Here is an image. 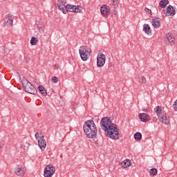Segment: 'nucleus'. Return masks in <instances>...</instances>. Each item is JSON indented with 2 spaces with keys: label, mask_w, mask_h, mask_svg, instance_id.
Returning a JSON list of instances; mask_svg holds the SVG:
<instances>
[{
  "label": "nucleus",
  "mask_w": 177,
  "mask_h": 177,
  "mask_svg": "<svg viewBox=\"0 0 177 177\" xmlns=\"http://www.w3.org/2000/svg\"><path fill=\"white\" fill-rule=\"evenodd\" d=\"M139 82L140 84H147V80H146V77L145 76H140L138 77Z\"/></svg>",
  "instance_id": "23"
},
{
  "label": "nucleus",
  "mask_w": 177,
  "mask_h": 177,
  "mask_svg": "<svg viewBox=\"0 0 177 177\" xmlns=\"http://www.w3.org/2000/svg\"><path fill=\"white\" fill-rule=\"evenodd\" d=\"M152 26L154 27V28H158L160 26V20L158 18L153 19L152 20Z\"/></svg>",
  "instance_id": "18"
},
{
  "label": "nucleus",
  "mask_w": 177,
  "mask_h": 177,
  "mask_svg": "<svg viewBox=\"0 0 177 177\" xmlns=\"http://www.w3.org/2000/svg\"><path fill=\"white\" fill-rule=\"evenodd\" d=\"M100 125L102 129L104 132H106V136L110 138V139H113V140H117L119 139L120 133L118 132V129L117 128V125L109 118H103L101 120Z\"/></svg>",
  "instance_id": "1"
},
{
  "label": "nucleus",
  "mask_w": 177,
  "mask_h": 177,
  "mask_svg": "<svg viewBox=\"0 0 177 177\" xmlns=\"http://www.w3.org/2000/svg\"><path fill=\"white\" fill-rule=\"evenodd\" d=\"M38 28L39 30H41V28H44V24H42V22H39Z\"/></svg>",
  "instance_id": "28"
},
{
  "label": "nucleus",
  "mask_w": 177,
  "mask_h": 177,
  "mask_svg": "<svg viewBox=\"0 0 177 177\" xmlns=\"http://www.w3.org/2000/svg\"><path fill=\"white\" fill-rule=\"evenodd\" d=\"M144 31L147 35L151 34V30L150 29V26L149 24H144Z\"/></svg>",
  "instance_id": "19"
},
{
  "label": "nucleus",
  "mask_w": 177,
  "mask_h": 177,
  "mask_svg": "<svg viewBox=\"0 0 177 177\" xmlns=\"http://www.w3.org/2000/svg\"><path fill=\"white\" fill-rule=\"evenodd\" d=\"M79 53L80 57L83 62H86L89 57H91V53H92V50L88 46H82L80 47Z\"/></svg>",
  "instance_id": "5"
},
{
  "label": "nucleus",
  "mask_w": 177,
  "mask_h": 177,
  "mask_svg": "<svg viewBox=\"0 0 177 177\" xmlns=\"http://www.w3.org/2000/svg\"><path fill=\"white\" fill-rule=\"evenodd\" d=\"M106 63V55L103 53H99L97 56V66L103 67Z\"/></svg>",
  "instance_id": "8"
},
{
  "label": "nucleus",
  "mask_w": 177,
  "mask_h": 177,
  "mask_svg": "<svg viewBox=\"0 0 177 177\" xmlns=\"http://www.w3.org/2000/svg\"><path fill=\"white\" fill-rule=\"evenodd\" d=\"M24 172H26V170L23 167L17 166L15 169V175H17V176H23L24 175Z\"/></svg>",
  "instance_id": "12"
},
{
  "label": "nucleus",
  "mask_w": 177,
  "mask_h": 177,
  "mask_svg": "<svg viewBox=\"0 0 177 177\" xmlns=\"http://www.w3.org/2000/svg\"><path fill=\"white\" fill-rule=\"evenodd\" d=\"M154 111L156 113L160 122L165 125H168V124H169V116L167 115L165 111H162V108H161V106H158L155 107Z\"/></svg>",
  "instance_id": "3"
},
{
  "label": "nucleus",
  "mask_w": 177,
  "mask_h": 177,
  "mask_svg": "<svg viewBox=\"0 0 177 177\" xmlns=\"http://www.w3.org/2000/svg\"><path fill=\"white\" fill-rule=\"evenodd\" d=\"M38 144L41 150H45L46 148V140H45V136H40V139L38 140Z\"/></svg>",
  "instance_id": "11"
},
{
  "label": "nucleus",
  "mask_w": 177,
  "mask_h": 177,
  "mask_svg": "<svg viewBox=\"0 0 177 177\" xmlns=\"http://www.w3.org/2000/svg\"><path fill=\"white\" fill-rule=\"evenodd\" d=\"M66 6H67V3L65 0H61L57 3V7L61 12H64V15L67 13V10L66 9Z\"/></svg>",
  "instance_id": "9"
},
{
  "label": "nucleus",
  "mask_w": 177,
  "mask_h": 177,
  "mask_svg": "<svg viewBox=\"0 0 177 177\" xmlns=\"http://www.w3.org/2000/svg\"><path fill=\"white\" fill-rule=\"evenodd\" d=\"M101 13L104 16H107V15H109V13H110V8H107V5H103L101 7Z\"/></svg>",
  "instance_id": "15"
},
{
  "label": "nucleus",
  "mask_w": 177,
  "mask_h": 177,
  "mask_svg": "<svg viewBox=\"0 0 177 177\" xmlns=\"http://www.w3.org/2000/svg\"><path fill=\"white\" fill-rule=\"evenodd\" d=\"M149 174L151 175H153V176H156L157 175V169L156 168H152L149 170Z\"/></svg>",
  "instance_id": "26"
},
{
  "label": "nucleus",
  "mask_w": 177,
  "mask_h": 177,
  "mask_svg": "<svg viewBox=\"0 0 177 177\" xmlns=\"http://www.w3.org/2000/svg\"><path fill=\"white\" fill-rule=\"evenodd\" d=\"M37 44H38V39H37V37H32L30 39V44L34 46L37 45Z\"/></svg>",
  "instance_id": "25"
},
{
  "label": "nucleus",
  "mask_w": 177,
  "mask_h": 177,
  "mask_svg": "<svg viewBox=\"0 0 177 177\" xmlns=\"http://www.w3.org/2000/svg\"><path fill=\"white\" fill-rule=\"evenodd\" d=\"M120 1L118 0H112V7L113 9H117V8H119Z\"/></svg>",
  "instance_id": "22"
},
{
  "label": "nucleus",
  "mask_w": 177,
  "mask_h": 177,
  "mask_svg": "<svg viewBox=\"0 0 177 177\" xmlns=\"http://www.w3.org/2000/svg\"><path fill=\"white\" fill-rule=\"evenodd\" d=\"M168 3H169V1H168V0H161L159 3V5L160 8H165V6L168 5Z\"/></svg>",
  "instance_id": "21"
},
{
  "label": "nucleus",
  "mask_w": 177,
  "mask_h": 177,
  "mask_svg": "<svg viewBox=\"0 0 177 177\" xmlns=\"http://www.w3.org/2000/svg\"><path fill=\"white\" fill-rule=\"evenodd\" d=\"M66 13L67 12H74L75 13H81L82 12V7L80 6H74L67 4L66 6Z\"/></svg>",
  "instance_id": "7"
},
{
  "label": "nucleus",
  "mask_w": 177,
  "mask_h": 177,
  "mask_svg": "<svg viewBox=\"0 0 177 177\" xmlns=\"http://www.w3.org/2000/svg\"><path fill=\"white\" fill-rule=\"evenodd\" d=\"M20 80L22 84V88H24L25 92H28V93H30L31 95H37V88H35L32 84L28 82V80L26 79L25 77H22Z\"/></svg>",
  "instance_id": "4"
},
{
  "label": "nucleus",
  "mask_w": 177,
  "mask_h": 177,
  "mask_svg": "<svg viewBox=\"0 0 177 177\" xmlns=\"http://www.w3.org/2000/svg\"><path fill=\"white\" fill-rule=\"evenodd\" d=\"M35 139L38 141V140H39V138H41L40 136H39V133H36L35 134Z\"/></svg>",
  "instance_id": "29"
},
{
  "label": "nucleus",
  "mask_w": 177,
  "mask_h": 177,
  "mask_svg": "<svg viewBox=\"0 0 177 177\" xmlns=\"http://www.w3.org/2000/svg\"><path fill=\"white\" fill-rule=\"evenodd\" d=\"M51 80H52V82H53V84H57V81H58L57 77L54 76L51 78Z\"/></svg>",
  "instance_id": "27"
},
{
  "label": "nucleus",
  "mask_w": 177,
  "mask_h": 177,
  "mask_svg": "<svg viewBox=\"0 0 177 177\" xmlns=\"http://www.w3.org/2000/svg\"><path fill=\"white\" fill-rule=\"evenodd\" d=\"M143 111H145V113L147 112V109H144Z\"/></svg>",
  "instance_id": "33"
},
{
  "label": "nucleus",
  "mask_w": 177,
  "mask_h": 177,
  "mask_svg": "<svg viewBox=\"0 0 177 177\" xmlns=\"http://www.w3.org/2000/svg\"><path fill=\"white\" fill-rule=\"evenodd\" d=\"M145 12L147 15H150L151 14V10L149 9V8H145Z\"/></svg>",
  "instance_id": "30"
},
{
  "label": "nucleus",
  "mask_w": 177,
  "mask_h": 177,
  "mask_svg": "<svg viewBox=\"0 0 177 177\" xmlns=\"http://www.w3.org/2000/svg\"><path fill=\"white\" fill-rule=\"evenodd\" d=\"M38 89L39 92H41V93L43 95V96H46V95H48V93L46 92V89H45V87H44V86L39 85L38 86Z\"/></svg>",
  "instance_id": "20"
},
{
  "label": "nucleus",
  "mask_w": 177,
  "mask_h": 177,
  "mask_svg": "<svg viewBox=\"0 0 177 177\" xmlns=\"http://www.w3.org/2000/svg\"><path fill=\"white\" fill-rule=\"evenodd\" d=\"M166 37H167V41H168L169 44H170V45H174V44H175V37H174V36H172V35L167 34Z\"/></svg>",
  "instance_id": "16"
},
{
  "label": "nucleus",
  "mask_w": 177,
  "mask_h": 177,
  "mask_svg": "<svg viewBox=\"0 0 177 177\" xmlns=\"http://www.w3.org/2000/svg\"><path fill=\"white\" fill-rule=\"evenodd\" d=\"M153 121L154 122H156V121H157V117H153Z\"/></svg>",
  "instance_id": "32"
},
{
  "label": "nucleus",
  "mask_w": 177,
  "mask_h": 177,
  "mask_svg": "<svg viewBox=\"0 0 177 177\" xmlns=\"http://www.w3.org/2000/svg\"><path fill=\"white\" fill-rule=\"evenodd\" d=\"M134 139L136 140H140L142 139V133L137 132L134 134Z\"/></svg>",
  "instance_id": "24"
},
{
  "label": "nucleus",
  "mask_w": 177,
  "mask_h": 177,
  "mask_svg": "<svg viewBox=\"0 0 177 177\" xmlns=\"http://www.w3.org/2000/svg\"><path fill=\"white\" fill-rule=\"evenodd\" d=\"M138 118H140L142 122H147L150 120V116L147 113H142L139 114Z\"/></svg>",
  "instance_id": "13"
},
{
  "label": "nucleus",
  "mask_w": 177,
  "mask_h": 177,
  "mask_svg": "<svg viewBox=\"0 0 177 177\" xmlns=\"http://www.w3.org/2000/svg\"><path fill=\"white\" fill-rule=\"evenodd\" d=\"M15 19V16L13 15H8L4 19L3 25L6 27H11L13 24V19Z\"/></svg>",
  "instance_id": "10"
},
{
  "label": "nucleus",
  "mask_w": 177,
  "mask_h": 177,
  "mask_svg": "<svg viewBox=\"0 0 177 177\" xmlns=\"http://www.w3.org/2000/svg\"><path fill=\"white\" fill-rule=\"evenodd\" d=\"M83 129L85 135L89 139H95L97 136V128L93 120H87L84 122Z\"/></svg>",
  "instance_id": "2"
},
{
  "label": "nucleus",
  "mask_w": 177,
  "mask_h": 177,
  "mask_svg": "<svg viewBox=\"0 0 177 177\" xmlns=\"http://www.w3.org/2000/svg\"><path fill=\"white\" fill-rule=\"evenodd\" d=\"M56 172V167L52 165H48L44 168V177H52Z\"/></svg>",
  "instance_id": "6"
},
{
  "label": "nucleus",
  "mask_w": 177,
  "mask_h": 177,
  "mask_svg": "<svg viewBox=\"0 0 177 177\" xmlns=\"http://www.w3.org/2000/svg\"><path fill=\"white\" fill-rule=\"evenodd\" d=\"M122 168H128L131 167V160H125L121 163Z\"/></svg>",
  "instance_id": "17"
},
{
  "label": "nucleus",
  "mask_w": 177,
  "mask_h": 177,
  "mask_svg": "<svg viewBox=\"0 0 177 177\" xmlns=\"http://www.w3.org/2000/svg\"><path fill=\"white\" fill-rule=\"evenodd\" d=\"M165 13L167 16H174L175 15V9L172 6H169L166 8Z\"/></svg>",
  "instance_id": "14"
},
{
  "label": "nucleus",
  "mask_w": 177,
  "mask_h": 177,
  "mask_svg": "<svg viewBox=\"0 0 177 177\" xmlns=\"http://www.w3.org/2000/svg\"><path fill=\"white\" fill-rule=\"evenodd\" d=\"M54 70H59V64H56L53 66Z\"/></svg>",
  "instance_id": "31"
}]
</instances>
